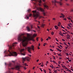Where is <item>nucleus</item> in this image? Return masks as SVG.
<instances>
[{
    "label": "nucleus",
    "instance_id": "1",
    "mask_svg": "<svg viewBox=\"0 0 73 73\" xmlns=\"http://www.w3.org/2000/svg\"><path fill=\"white\" fill-rule=\"evenodd\" d=\"M24 34H22L18 36V41H22V45L25 48L27 49L29 53H31V50H33L34 51V46L33 45L31 46V47H27V42L29 40H32L33 41H35V40L33 38H31L30 36H29L27 37H26L24 36Z\"/></svg>",
    "mask_w": 73,
    "mask_h": 73
},
{
    "label": "nucleus",
    "instance_id": "2",
    "mask_svg": "<svg viewBox=\"0 0 73 73\" xmlns=\"http://www.w3.org/2000/svg\"><path fill=\"white\" fill-rule=\"evenodd\" d=\"M17 44V42H15L12 44V46H9V49L8 50H6L4 51V53L5 56L7 57L8 56H17V53L16 52L14 51V48L12 47H14L16 46V44Z\"/></svg>",
    "mask_w": 73,
    "mask_h": 73
},
{
    "label": "nucleus",
    "instance_id": "3",
    "mask_svg": "<svg viewBox=\"0 0 73 73\" xmlns=\"http://www.w3.org/2000/svg\"><path fill=\"white\" fill-rule=\"evenodd\" d=\"M62 0H60V1L59 2L57 1L56 0H54V1H52V3H54V6H56V3H58V4H59L60 6H62L63 5V3L62 2Z\"/></svg>",
    "mask_w": 73,
    "mask_h": 73
},
{
    "label": "nucleus",
    "instance_id": "4",
    "mask_svg": "<svg viewBox=\"0 0 73 73\" xmlns=\"http://www.w3.org/2000/svg\"><path fill=\"white\" fill-rule=\"evenodd\" d=\"M32 12L33 13V16L35 18V19H36L38 16V14L39 13L38 12H36V11L35 10V11H33Z\"/></svg>",
    "mask_w": 73,
    "mask_h": 73
},
{
    "label": "nucleus",
    "instance_id": "5",
    "mask_svg": "<svg viewBox=\"0 0 73 73\" xmlns=\"http://www.w3.org/2000/svg\"><path fill=\"white\" fill-rule=\"evenodd\" d=\"M38 9H39V11H40V12H43V15L44 16H46V14H45V13H44V9L42 8L41 7H39L38 8Z\"/></svg>",
    "mask_w": 73,
    "mask_h": 73
},
{
    "label": "nucleus",
    "instance_id": "6",
    "mask_svg": "<svg viewBox=\"0 0 73 73\" xmlns=\"http://www.w3.org/2000/svg\"><path fill=\"white\" fill-rule=\"evenodd\" d=\"M23 59V63H24V61H25V60H27V61H29L30 60H31V58H29V57H27L26 58H22Z\"/></svg>",
    "mask_w": 73,
    "mask_h": 73
},
{
    "label": "nucleus",
    "instance_id": "7",
    "mask_svg": "<svg viewBox=\"0 0 73 73\" xmlns=\"http://www.w3.org/2000/svg\"><path fill=\"white\" fill-rule=\"evenodd\" d=\"M20 52L22 55H23V56H25V52L24 51V48L21 49L20 50Z\"/></svg>",
    "mask_w": 73,
    "mask_h": 73
},
{
    "label": "nucleus",
    "instance_id": "8",
    "mask_svg": "<svg viewBox=\"0 0 73 73\" xmlns=\"http://www.w3.org/2000/svg\"><path fill=\"white\" fill-rule=\"evenodd\" d=\"M15 68H16V70H20V66H19L17 65L15 66Z\"/></svg>",
    "mask_w": 73,
    "mask_h": 73
},
{
    "label": "nucleus",
    "instance_id": "9",
    "mask_svg": "<svg viewBox=\"0 0 73 73\" xmlns=\"http://www.w3.org/2000/svg\"><path fill=\"white\" fill-rule=\"evenodd\" d=\"M44 7L45 8H46L47 9H49V7L48 6V5H47V4H44Z\"/></svg>",
    "mask_w": 73,
    "mask_h": 73
},
{
    "label": "nucleus",
    "instance_id": "10",
    "mask_svg": "<svg viewBox=\"0 0 73 73\" xmlns=\"http://www.w3.org/2000/svg\"><path fill=\"white\" fill-rule=\"evenodd\" d=\"M32 1H35L36 3L38 1L39 3H41V0H31Z\"/></svg>",
    "mask_w": 73,
    "mask_h": 73
},
{
    "label": "nucleus",
    "instance_id": "11",
    "mask_svg": "<svg viewBox=\"0 0 73 73\" xmlns=\"http://www.w3.org/2000/svg\"><path fill=\"white\" fill-rule=\"evenodd\" d=\"M15 69V68H9V73H13V72H11V71H10V70H11V69H12L13 70V69Z\"/></svg>",
    "mask_w": 73,
    "mask_h": 73
},
{
    "label": "nucleus",
    "instance_id": "12",
    "mask_svg": "<svg viewBox=\"0 0 73 73\" xmlns=\"http://www.w3.org/2000/svg\"><path fill=\"white\" fill-rule=\"evenodd\" d=\"M61 15H62V16H60V18H62V17H63V18H64V17H65V16H64V15L63 14H62V13H61Z\"/></svg>",
    "mask_w": 73,
    "mask_h": 73
},
{
    "label": "nucleus",
    "instance_id": "13",
    "mask_svg": "<svg viewBox=\"0 0 73 73\" xmlns=\"http://www.w3.org/2000/svg\"><path fill=\"white\" fill-rule=\"evenodd\" d=\"M27 29L28 31H31V29H30V28L29 27H27Z\"/></svg>",
    "mask_w": 73,
    "mask_h": 73
},
{
    "label": "nucleus",
    "instance_id": "14",
    "mask_svg": "<svg viewBox=\"0 0 73 73\" xmlns=\"http://www.w3.org/2000/svg\"><path fill=\"white\" fill-rule=\"evenodd\" d=\"M54 27L56 29H58V27L57 25H56L54 26Z\"/></svg>",
    "mask_w": 73,
    "mask_h": 73
},
{
    "label": "nucleus",
    "instance_id": "15",
    "mask_svg": "<svg viewBox=\"0 0 73 73\" xmlns=\"http://www.w3.org/2000/svg\"><path fill=\"white\" fill-rule=\"evenodd\" d=\"M62 67L63 68H64V69H67V68H66V66H62Z\"/></svg>",
    "mask_w": 73,
    "mask_h": 73
},
{
    "label": "nucleus",
    "instance_id": "16",
    "mask_svg": "<svg viewBox=\"0 0 73 73\" xmlns=\"http://www.w3.org/2000/svg\"><path fill=\"white\" fill-rule=\"evenodd\" d=\"M37 35L36 34H34L33 35V37H36Z\"/></svg>",
    "mask_w": 73,
    "mask_h": 73
},
{
    "label": "nucleus",
    "instance_id": "17",
    "mask_svg": "<svg viewBox=\"0 0 73 73\" xmlns=\"http://www.w3.org/2000/svg\"><path fill=\"white\" fill-rule=\"evenodd\" d=\"M59 34L60 35V36H63L64 35H63V34L62 33H59Z\"/></svg>",
    "mask_w": 73,
    "mask_h": 73
},
{
    "label": "nucleus",
    "instance_id": "18",
    "mask_svg": "<svg viewBox=\"0 0 73 73\" xmlns=\"http://www.w3.org/2000/svg\"><path fill=\"white\" fill-rule=\"evenodd\" d=\"M8 65L9 66H11V65H12V64L11 63H9V64Z\"/></svg>",
    "mask_w": 73,
    "mask_h": 73
},
{
    "label": "nucleus",
    "instance_id": "19",
    "mask_svg": "<svg viewBox=\"0 0 73 73\" xmlns=\"http://www.w3.org/2000/svg\"><path fill=\"white\" fill-rule=\"evenodd\" d=\"M45 25L44 24H42L41 25L42 27L43 28H44V26Z\"/></svg>",
    "mask_w": 73,
    "mask_h": 73
},
{
    "label": "nucleus",
    "instance_id": "20",
    "mask_svg": "<svg viewBox=\"0 0 73 73\" xmlns=\"http://www.w3.org/2000/svg\"><path fill=\"white\" fill-rule=\"evenodd\" d=\"M67 71H69V72H70L72 73V72L70 70H69V69H68V68H67Z\"/></svg>",
    "mask_w": 73,
    "mask_h": 73
},
{
    "label": "nucleus",
    "instance_id": "21",
    "mask_svg": "<svg viewBox=\"0 0 73 73\" xmlns=\"http://www.w3.org/2000/svg\"><path fill=\"white\" fill-rule=\"evenodd\" d=\"M54 32H51V34L52 35H54Z\"/></svg>",
    "mask_w": 73,
    "mask_h": 73
},
{
    "label": "nucleus",
    "instance_id": "22",
    "mask_svg": "<svg viewBox=\"0 0 73 73\" xmlns=\"http://www.w3.org/2000/svg\"><path fill=\"white\" fill-rule=\"evenodd\" d=\"M31 11V9H29L27 11V12H30Z\"/></svg>",
    "mask_w": 73,
    "mask_h": 73
},
{
    "label": "nucleus",
    "instance_id": "23",
    "mask_svg": "<svg viewBox=\"0 0 73 73\" xmlns=\"http://www.w3.org/2000/svg\"><path fill=\"white\" fill-rule=\"evenodd\" d=\"M67 19H68V20H71V18H70L69 17H68Z\"/></svg>",
    "mask_w": 73,
    "mask_h": 73
},
{
    "label": "nucleus",
    "instance_id": "24",
    "mask_svg": "<svg viewBox=\"0 0 73 73\" xmlns=\"http://www.w3.org/2000/svg\"><path fill=\"white\" fill-rule=\"evenodd\" d=\"M34 5H35V6H36V5H37V3H34Z\"/></svg>",
    "mask_w": 73,
    "mask_h": 73
},
{
    "label": "nucleus",
    "instance_id": "25",
    "mask_svg": "<svg viewBox=\"0 0 73 73\" xmlns=\"http://www.w3.org/2000/svg\"><path fill=\"white\" fill-rule=\"evenodd\" d=\"M32 16V14H29V17H31Z\"/></svg>",
    "mask_w": 73,
    "mask_h": 73
},
{
    "label": "nucleus",
    "instance_id": "26",
    "mask_svg": "<svg viewBox=\"0 0 73 73\" xmlns=\"http://www.w3.org/2000/svg\"><path fill=\"white\" fill-rule=\"evenodd\" d=\"M52 62H54V63H55V64H56V62H55L54 61V60H52Z\"/></svg>",
    "mask_w": 73,
    "mask_h": 73
},
{
    "label": "nucleus",
    "instance_id": "27",
    "mask_svg": "<svg viewBox=\"0 0 73 73\" xmlns=\"http://www.w3.org/2000/svg\"><path fill=\"white\" fill-rule=\"evenodd\" d=\"M64 45H66V46H68L67 45V44H66V43H65V42L64 43Z\"/></svg>",
    "mask_w": 73,
    "mask_h": 73
},
{
    "label": "nucleus",
    "instance_id": "28",
    "mask_svg": "<svg viewBox=\"0 0 73 73\" xmlns=\"http://www.w3.org/2000/svg\"><path fill=\"white\" fill-rule=\"evenodd\" d=\"M44 73H46V70L45 69L43 70Z\"/></svg>",
    "mask_w": 73,
    "mask_h": 73
},
{
    "label": "nucleus",
    "instance_id": "29",
    "mask_svg": "<svg viewBox=\"0 0 73 73\" xmlns=\"http://www.w3.org/2000/svg\"><path fill=\"white\" fill-rule=\"evenodd\" d=\"M25 65V66H28V65H27V64L26 63H25L24 64H23V65Z\"/></svg>",
    "mask_w": 73,
    "mask_h": 73
},
{
    "label": "nucleus",
    "instance_id": "30",
    "mask_svg": "<svg viewBox=\"0 0 73 73\" xmlns=\"http://www.w3.org/2000/svg\"><path fill=\"white\" fill-rule=\"evenodd\" d=\"M58 56H61V54L60 53V54H57Z\"/></svg>",
    "mask_w": 73,
    "mask_h": 73
},
{
    "label": "nucleus",
    "instance_id": "31",
    "mask_svg": "<svg viewBox=\"0 0 73 73\" xmlns=\"http://www.w3.org/2000/svg\"><path fill=\"white\" fill-rule=\"evenodd\" d=\"M51 65H52V66H51V68L53 69V68H54V67L53 66V65H52V64H51Z\"/></svg>",
    "mask_w": 73,
    "mask_h": 73
},
{
    "label": "nucleus",
    "instance_id": "32",
    "mask_svg": "<svg viewBox=\"0 0 73 73\" xmlns=\"http://www.w3.org/2000/svg\"><path fill=\"white\" fill-rule=\"evenodd\" d=\"M67 37H70V35H68L67 36Z\"/></svg>",
    "mask_w": 73,
    "mask_h": 73
},
{
    "label": "nucleus",
    "instance_id": "33",
    "mask_svg": "<svg viewBox=\"0 0 73 73\" xmlns=\"http://www.w3.org/2000/svg\"><path fill=\"white\" fill-rule=\"evenodd\" d=\"M33 26L31 25V29H33Z\"/></svg>",
    "mask_w": 73,
    "mask_h": 73
},
{
    "label": "nucleus",
    "instance_id": "34",
    "mask_svg": "<svg viewBox=\"0 0 73 73\" xmlns=\"http://www.w3.org/2000/svg\"><path fill=\"white\" fill-rule=\"evenodd\" d=\"M68 26L69 27H70V28H71V27H71L69 25H68Z\"/></svg>",
    "mask_w": 73,
    "mask_h": 73
},
{
    "label": "nucleus",
    "instance_id": "35",
    "mask_svg": "<svg viewBox=\"0 0 73 73\" xmlns=\"http://www.w3.org/2000/svg\"><path fill=\"white\" fill-rule=\"evenodd\" d=\"M63 20H64L66 21V18H64Z\"/></svg>",
    "mask_w": 73,
    "mask_h": 73
},
{
    "label": "nucleus",
    "instance_id": "36",
    "mask_svg": "<svg viewBox=\"0 0 73 73\" xmlns=\"http://www.w3.org/2000/svg\"><path fill=\"white\" fill-rule=\"evenodd\" d=\"M39 69L41 70V72H42V70L40 68H39Z\"/></svg>",
    "mask_w": 73,
    "mask_h": 73
},
{
    "label": "nucleus",
    "instance_id": "37",
    "mask_svg": "<svg viewBox=\"0 0 73 73\" xmlns=\"http://www.w3.org/2000/svg\"><path fill=\"white\" fill-rule=\"evenodd\" d=\"M66 54L67 56H69V54H68V53H66Z\"/></svg>",
    "mask_w": 73,
    "mask_h": 73
},
{
    "label": "nucleus",
    "instance_id": "38",
    "mask_svg": "<svg viewBox=\"0 0 73 73\" xmlns=\"http://www.w3.org/2000/svg\"><path fill=\"white\" fill-rule=\"evenodd\" d=\"M58 25H61V23H60V22L58 23Z\"/></svg>",
    "mask_w": 73,
    "mask_h": 73
},
{
    "label": "nucleus",
    "instance_id": "39",
    "mask_svg": "<svg viewBox=\"0 0 73 73\" xmlns=\"http://www.w3.org/2000/svg\"><path fill=\"white\" fill-rule=\"evenodd\" d=\"M67 28H68V29H70V28H69V27H67Z\"/></svg>",
    "mask_w": 73,
    "mask_h": 73
},
{
    "label": "nucleus",
    "instance_id": "40",
    "mask_svg": "<svg viewBox=\"0 0 73 73\" xmlns=\"http://www.w3.org/2000/svg\"><path fill=\"white\" fill-rule=\"evenodd\" d=\"M27 19H28H28H29V17L27 16L26 17Z\"/></svg>",
    "mask_w": 73,
    "mask_h": 73
},
{
    "label": "nucleus",
    "instance_id": "41",
    "mask_svg": "<svg viewBox=\"0 0 73 73\" xmlns=\"http://www.w3.org/2000/svg\"><path fill=\"white\" fill-rule=\"evenodd\" d=\"M38 38H36V40H37V41H38Z\"/></svg>",
    "mask_w": 73,
    "mask_h": 73
},
{
    "label": "nucleus",
    "instance_id": "42",
    "mask_svg": "<svg viewBox=\"0 0 73 73\" xmlns=\"http://www.w3.org/2000/svg\"><path fill=\"white\" fill-rule=\"evenodd\" d=\"M58 48H59V49H61V47H60V46H58Z\"/></svg>",
    "mask_w": 73,
    "mask_h": 73
},
{
    "label": "nucleus",
    "instance_id": "43",
    "mask_svg": "<svg viewBox=\"0 0 73 73\" xmlns=\"http://www.w3.org/2000/svg\"><path fill=\"white\" fill-rule=\"evenodd\" d=\"M23 67L24 68V69H25H25H26V68L25 67Z\"/></svg>",
    "mask_w": 73,
    "mask_h": 73
},
{
    "label": "nucleus",
    "instance_id": "44",
    "mask_svg": "<svg viewBox=\"0 0 73 73\" xmlns=\"http://www.w3.org/2000/svg\"><path fill=\"white\" fill-rule=\"evenodd\" d=\"M53 20H56V19H55V18H53Z\"/></svg>",
    "mask_w": 73,
    "mask_h": 73
},
{
    "label": "nucleus",
    "instance_id": "45",
    "mask_svg": "<svg viewBox=\"0 0 73 73\" xmlns=\"http://www.w3.org/2000/svg\"><path fill=\"white\" fill-rule=\"evenodd\" d=\"M59 52H61V50H60V49H59Z\"/></svg>",
    "mask_w": 73,
    "mask_h": 73
},
{
    "label": "nucleus",
    "instance_id": "46",
    "mask_svg": "<svg viewBox=\"0 0 73 73\" xmlns=\"http://www.w3.org/2000/svg\"><path fill=\"white\" fill-rule=\"evenodd\" d=\"M61 28H63V29H65L64 27H62V25H61Z\"/></svg>",
    "mask_w": 73,
    "mask_h": 73
},
{
    "label": "nucleus",
    "instance_id": "47",
    "mask_svg": "<svg viewBox=\"0 0 73 73\" xmlns=\"http://www.w3.org/2000/svg\"><path fill=\"white\" fill-rule=\"evenodd\" d=\"M68 60L70 62V61H72V60Z\"/></svg>",
    "mask_w": 73,
    "mask_h": 73
},
{
    "label": "nucleus",
    "instance_id": "48",
    "mask_svg": "<svg viewBox=\"0 0 73 73\" xmlns=\"http://www.w3.org/2000/svg\"><path fill=\"white\" fill-rule=\"evenodd\" d=\"M40 66L42 67H43V66H44V65L42 64V65H41Z\"/></svg>",
    "mask_w": 73,
    "mask_h": 73
},
{
    "label": "nucleus",
    "instance_id": "49",
    "mask_svg": "<svg viewBox=\"0 0 73 73\" xmlns=\"http://www.w3.org/2000/svg\"><path fill=\"white\" fill-rule=\"evenodd\" d=\"M67 39H69V38H69V37H67Z\"/></svg>",
    "mask_w": 73,
    "mask_h": 73
},
{
    "label": "nucleus",
    "instance_id": "50",
    "mask_svg": "<svg viewBox=\"0 0 73 73\" xmlns=\"http://www.w3.org/2000/svg\"><path fill=\"white\" fill-rule=\"evenodd\" d=\"M57 72V70H55L54 71V72Z\"/></svg>",
    "mask_w": 73,
    "mask_h": 73
},
{
    "label": "nucleus",
    "instance_id": "51",
    "mask_svg": "<svg viewBox=\"0 0 73 73\" xmlns=\"http://www.w3.org/2000/svg\"><path fill=\"white\" fill-rule=\"evenodd\" d=\"M71 12H73V9H72L71 10Z\"/></svg>",
    "mask_w": 73,
    "mask_h": 73
},
{
    "label": "nucleus",
    "instance_id": "52",
    "mask_svg": "<svg viewBox=\"0 0 73 73\" xmlns=\"http://www.w3.org/2000/svg\"><path fill=\"white\" fill-rule=\"evenodd\" d=\"M12 62H13V63H15V61H12Z\"/></svg>",
    "mask_w": 73,
    "mask_h": 73
},
{
    "label": "nucleus",
    "instance_id": "53",
    "mask_svg": "<svg viewBox=\"0 0 73 73\" xmlns=\"http://www.w3.org/2000/svg\"><path fill=\"white\" fill-rule=\"evenodd\" d=\"M66 5H67L68 6L69 5V4H68V3H66Z\"/></svg>",
    "mask_w": 73,
    "mask_h": 73
},
{
    "label": "nucleus",
    "instance_id": "54",
    "mask_svg": "<svg viewBox=\"0 0 73 73\" xmlns=\"http://www.w3.org/2000/svg\"><path fill=\"white\" fill-rule=\"evenodd\" d=\"M43 41V39H42V38H41V41Z\"/></svg>",
    "mask_w": 73,
    "mask_h": 73
},
{
    "label": "nucleus",
    "instance_id": "55",
    "mask_svg": "<svg viewBox=\"0 0 73 73\" xmlns=\"http://www.w3.org/2000/svg\"><path fill=\"white\" fill-rule=\"evenodd\" d=\"M56 49H57V50H58V51H59V50H60V49H59V48H56Z\"/></svg>",
    "mask_w": 73,
    "mask_h": 73
},
{
    "label": "nucleus",
    "instance_id": "56",
    "mask_svg": "<svg viewBox=\"0 0 73 73\" xmlns=\"http://www.w3.org/2000/svg\"><path fill=\"white\" fill-rule=\"evenodd\" d=\"M37 27H38V29H40V27H39V26H37Z\"/></svg>",
    "mask_w": 73,
    "mask_h": 73
},
{
    "label": "nucleus",
    "instance_id": "57",
    "mask_svg": "<svg viewBox=\"0 0 73 73\" xmlns=\"http://www.w3.org/2000/svg\"><path fill=\"white\" fill-rule=\"evenodd\" d=\"M33 31L34 32H36V31L33 30Z\"/></svg>",
    "mask_w": 73,
    "mask_h": 73
},
{
    "label": "nucleus",
    "instance_id": "58",
    "mask_svg": "<svg viewBox=\"0 0 73 73\" xmlns=\"http://www.w3.org/2000/svg\"><path fill=\"white\" fill-rule=\"evenodd\" d=\"M39 19H41V16H39Z\"/></svg>",
    "mask_w": 73,
    "mask_h": 73
},
{
    "label": "nucleus",
    "instance_id": "59",
    "mask_svg": "<svg viewBox=\"0 0 73 73\" xmlns=\"http://www.w3.org/2000/svg\"><path fill=\"white\" fill-rule=\"evenodd\" d=\"M62 41H65V40L64 39H62Z\"/></svg>",
    "mask_w": 73,
    "mask_h": 73
},
{
    "label": "nucleus",
    "instance_id": "60",
    "mask_svg": "<svg viewBox=\"0 0 73 73\" xmlns=\"http://www.w3.org/2000/svg\"><path fill=\"white\" fill-rule=\"evenodd\" d=\"M60 63H61V62H60V61H59V62H58V63H59V64H60Z\"/></svg>",
    "mask_w": 73,
    "mask_h": 73
},
{
    "label": "nucleus",
    "instance_id": "61",
    "mask_svg": "<svg viewBox=\"0 0 73 73\" xmlns=\"http://www.w3.org/2000/svg\"><path fill=\"white\" fill-rule=\"evenodd\" d=\"M38 61H39V60L38 59V60H37L36 61L37 62H38Z\"/></svg>",
    "mask_w": 73,
    "mask_h": 73
},
{
    "label": "nucleus",
    "instance_id": "62",
    "mask_svg": "<svg viewBox=\"0 0 73 73\" xmlns=\"http://www.w3.org/2000/svg\"><path fill=\"white\" fill-rule=\"evenodd\" d=\"M55 57H54V58H53L55 59Z\"/></svg>",
    "mask_w": 73,
    "mask_h": 73
},
{
    "label": "nucleus",
    "instance_id": "63",
    "mask_svg": "<svg viewBox=\"0 0 73 73\" xmlns=\"http://www.w3.org/2000/svg\"><path fill=\"white\" fill-rule=\"evenodd\" d=\"M66 58L67 59H70V58Z\"/></svg>",
    "mask_w": 73,
    "mask_h": 73
},
{
    "label": "nucleus",
    "instance_id": "64",
    "mask_svg": "<svg viewBox=\"0 0 73 73\" xmlns=\"http://www.w3.org/2000/svg\"><path fill=\"white\" fill-rule=\"evenodd\" d=\"M65 48H66H66H68V47H66Z\"/></svg>",
    "mask_w": 73,
    "mask_h": 73
}]
</instances>
